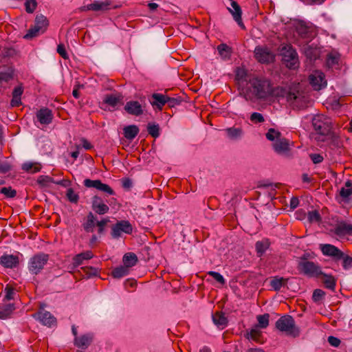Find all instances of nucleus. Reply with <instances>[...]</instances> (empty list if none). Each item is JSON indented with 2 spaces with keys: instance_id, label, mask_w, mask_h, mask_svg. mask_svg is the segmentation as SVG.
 Returning a JSON list of instances; mask_svg holds the SVG:
<instances>
[{
  "instance_id": "1",
  "label": "nucleus",
  "mask_w": 352,
  "mask_h": 352,
  "mask_svg": "<svg viewBox=\"0 0 352 352\" xmlns=\"http://www.w3.org/2000/svg\"><path fill=\"white\" fill-rule=\"evenodd\" d=\"M240 95L246 101L267 100L272 97L285 98L293 108H303L307 104L305 94L299 84L288 88L274 87L271 81L264 77L250 78L244 87L241 88Z\"/></svg>"
},
{
  "instance_id": "2",
  "label": "nucleus",
  "mask_w": 352,
  "mask_h": 352,
  "mask_svg": "<svg viewBox=\"0 0 352 352\" xmlns=\"http://www.w3.org/2000/svg\"><path fill=\"white\" fill-rule=\"evenodd\" d=\"M312 125L316 132L314 138L317 141H324L331 129V120L324 115H317L312 118Z\"/></svg>"
},
{
  "instance_id": "3",
  "label": "nucleus",
  "mask_w": 352,
  "mask_h": 352,
  "mask_svg": "<svg viewBox=\"0 0 352 352\" xmlns=\"http://www.w3.org/2000/svg\"><path fill=\"white\" fill-rule=\"evenodd\" d=\"M298 270L300 273L308 277H319L323 272L320 266L312 261H309L305 255L300 258L298 263Z\"/></svg>"
},
{
  "instance_id": "4",
  "label": "nucleus",
  "mask_w": 352,
  "mask_h": 352,
  "mask_svg": "<svg viewBox=\"0 0 352 352\" xmlns=\"http://www.w3.org/2000/svg\"><path fill=\"white\" fill-rule=\"evenodd\" d=\"M276 327L279 331L294 338L300 334L299 328L296 326L294 318L289 315L280 317L276 321Z\"/></svg>"
},
{
  "instance_id": "5",
  "label": "nucleus",
  "mask_w": 352,
  "mask_h": 352,
  "mask_svg": "<svg viewBox=\"0 0 352 352\" xmlns=\"http://www.w3.org/2000/svg\"><path fill=\"white\" fill-rule=\"evenodd\" d=\"M49 260V255L39 253L32 258L28 262V270L32 274H38L43 269Z\"/></svg>"
},
{
  "instance_id": "6",
  "label": "nucleus",
  "mask_w": 352,
  "mask_h": 352,
  "mask_svg": "<svg viewBox=\"0 0 352 352\" xmlns=\"http://www.w3.org/2000/svg\"><path fill=\"white\" fill-rule=\"evenodd\" d=\"M283 61L286 66L292 69H295L299 66L298 54L291 46H285L282 50Z\"/></svg>"
},
{
  "instance_id": "7",
  "label": "nucleus",
  "mask_w": 352,
  "mask_h": 352,
  "mask_svg": "<svg viewBox=\"0 0 352 352\" xmlns=\"http://www.w3.org/2000/svg\"><path fill=\"white\" fill-rule=\"evenodd\" d=\"M132 230V226L128 221H120L112 227L111 235L113 238L118 239L122 232L131 234Z\"/></svg>"
},
{
  "instance_id": "8",
  "label": "nucleus",
  "mask_w": 352,
  "mask_h": 352,
  "mask_svg": "<svg viewBox=\"0 0 352 352\" xmlns=\"http://www.w3.org/2000/svg\"><path fill=\"white\" fill-rule=\"evenodd\" d=\"M83 184L87 188H94L110 195L115 194L113 190L109 185L103 184L100 179L91 180L86 179L84 180Z\"/></svg>"
},
{
  "instance_id": "9",
  "label": "nucleus",
  "mask_w": 352,
  "mask_h": 352,
  "mask_svg": "<svg viewBox=\"0 0 352 352\" xmlns=\"http://www.w3.org/2000/svg\"><path fill=\"white\" fill-rule=\"evenodd\" d=\"M309 82L314 89L316 91H319L327 86L324 74L318 71L309 76Z\"/></svg>"
},
{
  "instance_id": "10",
  "label": "nucleus",
  "mask_w": 352,
  "mask_h": 352,
  "mask_svg": "<svg viewBox=\"0 0 352 352\" xmlns=\"http://www.w3.org/2000/svg\"><path fill=\"white\" fill-rule=\"evenodd\" d=\"M320 249L324 256L333 257L336 260L341 259L344 255L341 250L331 244H320Z\"/></svg>"
},
{
  "instance_id": "11",
  "label": "nucleus",
  "mask_w": 352,
  "mask_h": 352,
  "mask_svg": "<svg viewBox=\"0 0 352 352\" xmlns=\"http://www.w3.org/2000/svg\"><path fill=\"white\" fill-rule=\"evenodd\" d=\"M36 117L41 124L48 125L52 123L54 115L52 110L48 108L43 107L37 111Z\"/></svg>"
},
{
  "instance_id": "12",
  "label": "nucleus",
  "mask_w": 352,
  "mask_h": 352,
  "mask_svg": "<svg viewBox=\"0 0 352 352\" xmlns=\"http://www.w3.org/2000/svg\"><path fill=\"white\" fill-rule=\"evenodd\" d=\"M91 208L98 214H104L109 210V207L103 201L102 199L95 195L91 199Z\"/></svg>"
},
{
  "instance_id": "13",
  "label": "nucleus",
  "mask_w": 352,
  "mask_h": 352,
  "mask_svg": "<svg viewBox=\"0 0 352 352\" xmlns=\"http://www.w3.org/2000/svg\"><path fill=\"white\" fill-rule=\"evenodd\" d=\"M111 2L109 1H95L93 3L85 6L82 8V10H92L95 12H104L110 9Z\"/></svg>"
},
{
  "instance_id": "14",
  "label": "nucleus",
  "mask_w": 352,
  "mask_h": 352,
  "mask_svg": "<svg viewBox=\"0 0 352 352\" xmlns=\"http://www.w3.org/2000/svg\"><path fill=\"white\" fill-rule=\"evenodd\" d=\"M334 233L338 236L352 234V224L344 221H338L334 227Z\"/></svg>"
},
{
  "instance_id": "15",
  "label": "nucleus",
  "mask_w": 352,
  "mask_h": 352,
  "mask_svg": "<svg viewBox=\"0 0 352 352\" xmlns=\"http://www.w3.org/2000/svg\"><path fill=\"white\" fill-rule=\"evenodd\" d=\"M228 9L232 15L234 20L241 28L244 29L245 25L241 19L242 10L239 5L236 1H232L231 3V7Z\"/></svg>"
},
{
  "instance_id": "16",
  "label": "nucleus",
  "mask_w": 352,
  "mask_h": 352,
  "mask_svg": "<svg viewBox=\"0 0 352 352\" xmlns=\"http://www.w3.org/2000/svg\"><path fill=\"white\" fill-rule=\"evenodd\" d=\"M125 111L133 116H140L144 112V109L142 104L138 101L131 100L126 103L124 106Z\"/></svg>"
},
{
  "instance_id": "17",
  "label": "nucleus",
  "mask_w": 352,
  "mask_h": 352,
  "mask_svg": "<svg viewBox=\"0 0 352 352\" xmlns=\"http://www.w3.org/2000/svg\"><path fill=\"white\" fill-rule=\"evenodd\" d=\"M0 263L6 268H14L19 263V256L13 254H3L0 258Z\"/></svg>"
},
{
  "instance_id": "18",
  "label": "nucleus",
  "mask_w": 352,
  "mask_h": 352,
  "mask_svg": "<svg viewBox=\"0 0 352 352\" xmlns=\"http://www.w3.org/2000/svg\"><path fill=\"white\" fill-rule=\"evenodd\" d=\"M255 57L258 61L265 63L272 60L273 55L267 49L257 47L254 50Z\"/></svg>"
},
{
  "instance_id": "19",
  "label": "nucleus",
  "mask_w": 352,
  "mask_h": 352,
  "mask_svg": "<svg viewBox=\"0 0 352 352\" xmlns=\"http://www.w3.org/2000/svg\"><path fill=\"white\" fill-rule=\"evenodd\" d=\"M44 325L52 327L56 324V318L47 311H41L34 316Z\"/></svg>"
},
{
  "instance_id": "20",
  "label": "nucleus",
  "mask_w": 352,
  "mask_h": 352,
  "mask_svg": "<svg viewBox=\"0 0 352 352\" xmlns=\"http://www.w3.org/2000/svg\"><path fill=\"white\" fill-rule=\"evenodd\" d=\"M151 105L156 110L161 111L165 104H166V96L162 94H153L151 96Z\"/></svg>"
},
{
  "instance_id": "21",
  "label": "nucleus",
  "mask_w": 352,
  "mask_h": 352,
  "mask_svg": "<svg viewBox=\"0 0 352 352\" xmlns=\"http://www.w3.org/2000/svg\"><path fill=\"white\" fill-rule=\"evenodd\" d=\"M296 30L298 34L304 38H309L313 36L312 28L307 26L303 21H299L296 25Z\"/></svg>"
},
{
  "instance_id": "22",
  "label": "nucleus",
  "mask_w": 352,
  "mask_h": 352,
  "mask_svg": "<svg viewBox=\"0 0 352 352\" xmlns=\"http://www.w3.org/2000/svg\"><path fill=\"white\" fill-rule=\"evenodd\" d=\"M274 151L278 154H284L289 150V141L283 138L276 140L273 144Z\"/></svg>"
},
{
  "instance_id": "23",
  "label": "nucleus",
  "mask_w": 352,
  "mask_h": 352,
  "mask_svg": "<svg viewBox=\"0 0 352 352\" xmlns=\"http://www.w3.org/2000/svg\"><path fill=\"white\" fill-rule=\"evenodd\" d=\"M224 131L227 137L232 140H239L244 135L243 130L240 127H229L226 129Z\"/></svg>"
},
{
  "instance_id": "24",
  "label": "nucleus",
  "mask_w": 352,
  "mask_h": 352,
  "mask_svg": "<svg viewBox=\"0 0 352 352\" xmlns=\"http://www.w3.org/2000/svg\"><path fill=\"white\" fill-rule=\"evenodd\" d=\"M92 336L90 334L82 335L74 339V344L81 349H87L92 341Z\"/></svg>"
},
{
  "instance_id": "25",
  "label": "nucleus",
  "mask_w": 352,
  "mask_h": 352,
  "mask_svg": "<svg viewBox=\"0 0 352 352\" xmlns=\"http://www.w3.org/2000/svg\"><path fill=\"white\" fill-rule=\"evenodd\" d=\"M214 324L219 329H223L228 324V319L222 312H216L212 316Z\"/></svg>"
},
{
  "instance_id": "26",
  "label": "nucleus",
  "mask_w": 352,
  "mask_h": 352,
  "mask_svg": "<svg viewBox=\"0 0 352 352\" xmlns=\"http://www.w3.org/2000/svg\"><path fill=\"white\" fill-rule=\"evenodd\" d=\"M247 71L243 67H238L236 70V80L241 92V88L244 87L249 79L247 78Z\"/></svg>"
},
{
  "instance_id": "27",
  "label": "nucleus",
  "mask_w": 352,
  "mask_h": 352,
  "mask_svg": "<svg viewBox=\"0 0 352 352\" xmlns=\"http://www.w3.org/2000/svg\"><path fill=\"white\" fill-rule=\"evenodd\" d=\"M93 256L94 254L91 251H85L78 254L73 258V265L74 267H78L82 264L83 261L91 259Z\"/></svg>"
},
{
  "instance_id": "28",
  "label": "nucleus",
  "mask_w": 352,
  "mask_h": 352,
  "mask_svg": "<svg viewBox=\"0 0 352 352\" xmlns=\"http://www.w3.org/2000/svg\"><path fill=\"white\" fill-rule=\"evenodd\" d=\"M96 217L90 212L87 216L85 222L83 223L82 226L87 232H93L96 226Z\"/></svg>"
},
{
  "instance_id": "29",
  "label": "nucleus",
  "mask_w": 352,
  "mask_h": 352,
  "mask_svg": "<svg viewBox=\"0 0 352 352\" xmlns=\"http://www.w3.org/2000/svg\"><path fill=\"white\" fill-rule=\"evenodd\" d=\"M124 266L129 269L133 267L138 263V257L133 252H129L124 255L123 258Z\"/></svg>"
},
{
  "instance_id": "30",
  "label": "nucleus",
  "mask_w": 352,
  "mask_h": 352,
  "mask_svg": "<svg viewBox=\"0 0 352 352\" xmlns=\"http://www.w3.org/2000/svg\"><path fill=\"white\" fill-rule=\"evenodd\" d=\"M124 137L129 140H133L139 133V128L136 125H129L125 126L123 129Z\"/></svg>"
},
{
  "instance_id": "31",
  "label": "nucleus",
  "mask_w": 352,
  "mask_h": 352,
  "mask_svg": "<svg viewBox=\"0 0 352 352\" xmlns=\"http://www.w3.org/2000/svg\"><path fill=\"white\" fill-rule=\"evenodd\" d=\"M123 97L118 95H107L104 99V102L112 107H116L122 100Z\"/></svg>"
},
{
  "instance_id": "32",
  "label": "nucleus",
  "mask_w": 352,
  "mask_h": 352,
  "mask_svg": "<svg viewBox=\"0 0 352 352\" xmlns=\"http://www.w3.org/2000/svg\"><path fill=\"white\" fill-rule=\"evenodd\" d=\"M303 52L305 56L310 60L316 59L319 54L318 49L309 44L304 45Z\"/></svg>"
},
{
  "instance_id": "33",
  "label": "nucleus",
  "mask_w": 352,
  "mask_h": 352,
  "mask_svg": "<svg viewBox=\"0 0 352 352\" xmlns=\"http://www.w3.org/2000/svg\"><path fill=\"white\" fill-rule=\"evenodd\" d=\"M217 50L219 55L224 60L229 59L232 54L231 48L225 43H221L217 46Z\"/></svg>"
},
{
  "instance_id": "34",
  "label": "nucleus",
  "mask_w": 352,
  "mask_h": 352,
  "mask_svg": "<svg viewBox=\"0 0 352 352\" xmlns=\"http://www.w3.org/2000/svg\"><path fill=\"white\" fill-rule=\"evenodd\" d=\"M14 309V306L13 304H7L3 306H0V318H8L12 314Z\"/></svg>"
},
{
  "instance_id": "35",
  "label": "nucleus",
  "mask_w": 352,
  "mask_h": 352,
  "mask_svg": "<svg viewBox=\"0 0 352 352\" xmlns=\"http://www.w3.org/2000/svg\"><path fill=\"white\" fill-rule=\"evenodd\" d=\"M261 336V331L257 327H255L250 330H247L245 333V338L249 340L258 342Z\"/></svg>"
},
{
  "instance_id": "36",
  "label": "nucleus",
  "mask_w": 352,
  "mask_h": 352,
  "mask_svg": "<svg viewBox=\"0 0 352 352\" xmlns=\"http://www.w3.org/2000/svg\"><path fill=\"white\" fill-rule=\"evenodd\" d=\"M320 276H322V282L325 287L331 290H334L336 283V279L332 276L324 273Z\"/></svg>"
},
{
  "instance_id": "37",
  "label": "nucleus",
  "mask_w": 352,
  "mask_h": 352,
  "mask_svg": "<svg viewBox=\"0 0 352 352\" xmlns=\"http://www.w3.org/2000/svg\"><path fill=\"white\" fill-rule=\"evenodd\" d=\"M129 270L125 266H120L118 267L115 268L111 274L115 278H120L126 275H128Z\"/></svg>"
},
{
  "instance_id": "38",
  "label": "nucleus",
  "mask_w": 352,
  "mask_h": 352,
  "mask_svg": "<svg viewBox=\"0 0 352 352\" xmlns=\"http://www.w3.org/2000/svg\"><path fill=\"white\" fill-rule=\"evenodd\" d=\"M34 24L45 32L48 26V21L44 15L39 14L36 16Z\"/></svg>"
},
{
  "instance_id": "39",
  "label": "nucleus",
  "mask_w": 352,
  "mask_h": 352,
  "mask_svg": "<svg viewBox=\"0 0 352 352\" xmlns=\"http://www.w3.org/2000/svg\"><path fill=\"white\" fill-rule=\"evenodd\" d=\"M352 195V183L350 181H347L345 183V187H342L340 190V195L343 199H346Z\"/></svg>"
},
{
  "instance_id": "40",
  "label": "nucleus",
  "mask_w": 352,
  "mask_h": 352,
  "mask_svg": "<svg viewBox=\"0 0 352 352\" xmlns=\"http://www.w3.org/2000/svg\"><path fill=\"white\" fill-rule=\"evenodd\" d=\"M44 32L39 28L36 24L33 27L30 28L27 34L24 36L25 38L30 39L38 36L40 34H43Z\"/></svg>"
},
{
  "instance_id": "41",
  "label": "nucleus",
  "mask_w": 352,
  "mask_h": 352,
  "mask_svg": "<svg viewBox=\"0 0 352 352\" xmlns=\"http://www.w3.org/2000/svg\"><path fill=\"white\" fill-rule=\"evenodd\" d=\"M269 318L268 314L257 316L258 324L256 327L262 329L266 328L269 324Z\"/></svg>"
},
{
  "instance_id": "42",
  "label": "nucleus",
  "mask_w": 352,
  "mask_h": 352,
  "mask_svg": "<svg viewBox=\"0 0 352 352\" xmlns=\"http://www.w3.org/2000/svg\"><path fill=\"white\" fill-rule=\"evenodd\" d=\"M286 280L283 278L275 277L271 280L270 285L275 291H279L280 288L285 285Z\"/></svg>"
},
{
  "instance_id": "43",
  "label": "nucleus",
  "mask_w": 352,
  "mask_h": 352,
  "mask_svg": "<svg viewBox=\"0 0 352 352\" xmlns=\"http://www.w3.org/2000/svg\"><path fill=\"white\" fill-rule=\"evenodd\" d=\"M147 131L149 135L153 138H157L160 135V126L156 124L149 123L147 126Z\"/></svg>"
},
{
  "instance_id": "44",
  "label": "nucleus",
  "mask_w": 352,
  "mask_h": 352,
  "mask_svg": "<svg viewBox=\"0 0 352 352\" xmlns=\"http://www.w3.org/2000/svg\"><path fill=\"white\" fill-rule=\"evenodd\" d=\"M40 167L32 162L24 163L22 166V169L26 172L32 173H37L40 170Z\"/></svg>"
},
{
  "instance_id": "45",
  "label": "nucleus",
  "mask_w": 352,
  "mask_h": 352,
  "mask_svg": "<svg viewBox=\"0 0 352 352\" xmlns=\"http://www.w3.org/2000/svg\"><path fill=\"white\" fill-rule=\"evenodd\" d=\"M66 197L72 203L76 204L79 200V195L72 188L67 190Z\"/></svg>"
},
{
  "instance_id": "46",
  "label": "nucleus",
  "mask_w": 352,
  "mask_h": 352,
  "mask_svg": "<svg viewBox=\"0 0 352 352\" xmlns=\"http://www.w3.org/2000/svg\"><path fill=\"white\" fill-rule=\"evenodd\" d=\"M266 138L270 141H276L280 138L281 134L274 129H270L266 133Z\"/></svg>"
},
{
  "instance_id": "47",
  "label": "nucleus",
  "mask_w": 352,
  "mask_h": 352,
  "mask_svg": "<svg viewBox=\"0 0 352 352\" xmlns=\"http://www.w3.org/2000/svg\"><path fill=\"white\" fill-rule=\"evenodd\" d=\"M37 182L42 186H48L51 183H54V181L50 176L41 175L38 177Z\"/></svg>"
},
{
  "instance_id": "48",
  "label": "nucleus",
  "mask_w": 352,
  "mask_h": 352,
  "mask_svg": "<svg viewBox=\"0 0 352 352\" xmlns=\"http://www.w3.org/2000/svg\"><path fill=\"white\" fill-rule=\"evenodd\" d=\"M340 55L337 53H330L327 56V63L329 67H333L338 63Z\"/></svg>"
},
{
  "instance_id": "49",
  "label": "nucleus",
  "mask_w": 352,
  "mask_h": 352,
  "mask_svg": "<svg viewBox=\"0 0 352 352\" xmlns=\"http://www.w3.org/2000/svg\"><path fill=\"white\" fill-rule=\"evenodd\" d=\"M267 241H257L256 243V250L259 256H261L268 248Z\"/></svg>"
},
{
  "instance_id": "50",
  "label": "nucleus",
  "mask_w": 352,
  "mask_h": 352,
  "mask_svg": "<svg viewBox=\"0 0 352 352\" xmlns=\"http://www.w3.org/2000/svg\"><path fill=\"white\" fill-rule=\"evenodd\" d=\"M250 121L254 124L263 123L265 122V118L263 115L258 112H254L250 116Z\"/></svg>"
},
{
  "instance_id": "51",
  "label": "nucleus",
  "mask_w": 352,
  "mask_h": 352,
  "mask_svg": "<svg viewBox=\"0 0 352 352\" xmlns=\"http://www.w3.org/2000/svg\"><path fill=\"white\" fill-rule=\"evenodd\" d=\"M307 218L310 223H318L320 221V215L317 210L309 212Z\"/></svg>"
},
{
  "instance_id": "52",
  "label": "nucleus",
  "mask_w": 352,
  "mask_h": 352,
  "mask_svg": "<svg viewBox=\"0 0 352 352\" xmlns=\"http://www.w3.org/2000/svg\"><path fill=\"white\" fill-rule=\"evenodd\" d=\"M0 193L3 194L8 198H13L16 195V191L11 187H3L0 190Z\"/></svg>"
},
{
  "instance_id": "53",
  "label": "nucleus",
  "mask_w": 352,
  "mask_h": 352,
  "mask_svg": "<svg viewBox=\"0 0 352 352\" xmlns=\"http://www.w3.org/2000/svg\"><path fill=\"white\" fill-rule=\"evenodd\" d=\"M36 0H26L25 3V11L28 13H32L36 8Z\"/></svg>"
},
{
  "instance_id": "54",
  "label": "nucleus",
  "mask_w": 352,
  "mask_h": 352,
  "mask_svg": "<svg viewBox=\"0 0 352 352\" xmlns=\"http://www.w3.org/2000/svg\"><path fill=\"white\" fill-rule=\"evenodd\" d=\"M210 276H211L215 280L221 284L225 283V279L223 276L217 272L210 271L208 273Z\"/></svg>"
},
{
  "instance_id": "55",
  "label": "nucleus",
  "mask_w": 352,
  "mask_h": 352,
  "mask_svg": "<svg viewBox=\"0 0 352 352\" xmlns=\"http://www.w3.org/2000/svg\"><path fill=\"white\" fill-rule=\"evenodd\" d=\"M324 295V292H323L322 289H316L314 291L312 298L314 301L317 302L320 300Z\"/></svg>"
},
{
  "instance_id": "56",
  "label": "nucleus",
  "mask_w": 352,
  "mask_h": 352,
  "mask_svg": "<svg viewBox=\"0 0 352 352\" xmlns=\"http://www.w3.org/2000/svg\"><path fill=\"white\" fill-rule=\"evenodd\" d=\"M57 52L60 54V56L64 59H68L69 56L66 52L65 47L63 44H59L57 46Z\"/></svg>"
},
{
  "instance_id": "57",
  "label": "nucleus",
  "mask_w": 352,
  "mask_h": 352,
  "mask_svg": "<svg viewBox=\"0 0 352 352\" xmlns=\"http://www.w3.org/2000/svg\"><path fill=\"white\" fill-rule=\"evenodd\" d=\"M342 258H343L342 266L345 270H349L352 267V257L343 256Z\"/></svg>"
},
{
  "instance_id": "58",
  "label": "nucleus",
  "mask_w": 352,
  "mask_h": 352,
  "mask_svg": "<svg viewBox=\"0 0 352 352\" xmlns=\"http://www.w3.org/2000/svg\"><path fill=\"white\" fill-rule=\"evenodd\" d=\"M109 221V219H103L101 221H96V226L98 227V232L101 234L104 231V228Z\"/></svg>"
},
{
  "instance_id": "59",
  "label": "nucleus",
  "mask_w": 352,
  "mask_h": 352,
  "mask_svg": "<svg viewBox=\"0 0 352 352\" xmlns=\"http://www.w3.org/2000/svg\"><path fill=\"white\" fill-rule=\"evenodd\" d=\"M166 104H168L170 107H174L176 105L179 104L181 102L180 100L175 98H170L168 96H166Z\"/></svg>"
},
{
  "instance_id": "60",
  "label": "nucleus",
  "mask_w": 352,
  "mask_h": 352,
  "mask_svg": "<svg viewBox=\"0 0 352 352\" xmlns=\"http://www.w3.org/2000/svg\"><path fill=\"white\" fill-rule=\"evenodd\" d=\"M309 157L314 164H319L323 160V157L320 154L312 153L309 155Z\"/></svg>"
},
{
  "instance_id": "61",
  "label": "nucleus",
  "mask_w": 352,
  "mask_h": 352,
  "mask_svg": "<svg viewBox=\"0 0 352 352\" xmlns=\"http://www.w3.org/2000/svg\"><path fill=\"white\" fill-rule=\"evenodd\" d=\"M328 342L331 346L336 347L338 346L340 344V340L338 338L331 336L328 338Z\"/></svg>"
},
{
  "instance_id": "62",
  "label": "nucleus",
  "mask_w": 352,
  "mask_h": 352,
  "mask_svg": "<svg viewBox=\"0 0 352 352\" xmlns=\"http://www.w3.org/2000/svg\"><path fill=\"white\" fill-rule=\"evenodd\" d=\"M5 292H6L5 298L7 300H11V299L14 298V291L13 289L6 287V289H5Z\"/></svg>"
},
{
  "instance_id": "63",
  "label": "nucleus",
  "mask_w": 352,
  "mask_h": 352,
  "mask_svg": "<svg viewBox=\"0 0 352 352\" xmlns=\"http://www.w3.org/2000/svg\"><path fill=\"white\" fill-rule=\"evenodd\" d=\"M122 187L125 189H130L132 187V181L129 178H124L122 180Z\"/></svg>"
},
{
  "instance_id": "64",
  "label": "nucleus",
  "mask_w": 352,
  "mask_h": 352,
  "mask_svg": "<svg viewBox=\"0 0 352 352\" xmlns=\"http://www.w3.org/2000/svg\"><path fill=\"white\" fill-rule=\"evenodd\" d=\"M23 88L20 86H18L14 89L12 92V96H14V98L21 97L23 94Z\"/></svg>"
}]
</instances>
